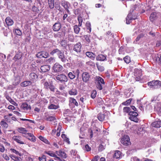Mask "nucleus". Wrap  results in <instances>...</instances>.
I'll list each match as a JSON object with an SVG mask.
<instances>
[{
  "mask_svg": "<svg viewBox=\"0 0 161 161\" xmlns=\"http://www.w3.org/2000/svg\"><path fill=\"white\" fill-rule=\"evenodd\" d=\"M53 78L57 82H60L61 83H65L67 82L68 80L67 76L63 74H61L57 75Z\"/></svg>",
  "mask_w": 161,
  "mask_h": 161,
  "instance_id": "nucleus-1",
  "label": "nucleus"
},
{
  "mask_svg": "<svg viewBox=\"0 0 161 161\" xmlns=\"http://www.w3.org/2000/svg\"><path fill=\"white\" fill-rule=\"evenodd\" d=\"M95 80L97 82L96 87L99 90H101L103 89L102 84H104L105 82L104 80L99 76H96L95 78Z\"/></svg>",
  "mask_w": 161,
  "mask_h": 161,
  "instance_id": "nucleus-2",
  "label": "nucleus"
},
{
  "mask_svg": "<svg viewBox=\"0 0 161 161\" xmlns=\"http://www.w3.org/2000/svg\"><path fill=\"white\" fill-rule=\"evenodd\" d=\"M151 88H158L161 87V81L159 80H153L147 83Z\"/></svg>",
  "mask_w": 161,
  "mask_h": 161,
  "instance_id": "nucleus-3",
  "label": "nucleus"
},
{
  "mask_svg": "<svg viewBox=\"0 0 161 161\" xmlns=\"http://www.w3.org/2000/svg\"><path fill=\"white\" fill-rule=\"evenodd\" d=\"M120 142L123 145L127 146L130 144V139L129 136L127 135H124L121 139Z\"/></svg>",
  "mask_w": 161,
  "mask_h": 161,
  "instance_id": "nucleus-4",
  "label": "nucleus"
},
{
  "mask_svg": "<svg viewBox=\"0 0 161 161\" xmlns=\"http://www.w3.org/2000/svg\"><path fill=\"white\" fill-rule=\"evenodd\" d=\"M129 114L130 115L129 119L132 121L135 122H138V119L137 117L138 114L136 112L134 111H131L130 112Z\"/></svg>",
  "mask_w": 161,
  "mask_h": 161,
  "instance_id": "nucleus-5",
  "label": "nucleus"
},
{
  "mask_svg": "<svg viewBox=\"0 0 161 161\" xmlns=\"http://www.w3.org/2000/svg\"><path fill=\"white\" fill-rule=\"evenodd\" d=\"M53 69L55 72L58 73L61 71L63 70V67L60 64L56 63L54 64Z\"/></svg>",
  "mask_w": 161,
  "mask_h": 161,
  "instance_id": "nucleus-6",
  "label": "nucleus"
},
{
  "mask_svg": "<svg viewBox=\"0 0 161 161\" xmlns=\"http://www.w3.org/2000/svg\"><path fill=\"white\" fill-rule=\"evenodd\" d=\"M81 44L80 42H78L74 45L73 50L77 53H79L81 51Z\"/></svg>",
  "mask_w": 161,
  "mask_h": 161,
  "instance_id": "nucleus-7",
  "label": "nucleus"
},
{
  "mask_svg": "<svg viewBox=\"0 0 161 161\" xmlns=\"http://www.w3.org/2000/svg\"><path fill=\"white\" fill-rule=\"evenodd\" d=\"M82 79L83 81L84 82H87L90 77V75L87 72H83L82 74Z\"/></svg>",
  "mask_w": 161,
  "mask_h": 161,
  "instance_id": "nucleus-8",
  "label": "nucleus"
},
{
  "mask_svg": "<svg viewBox=\"0 0 161 161\" xmlns=\"http://www.w3.org/2000/svg\"><path fill=\"white\" fill-rule=\"evenodd\" d=\"M49 56L48 53L46 51H41L39 52L36 54V56L37 58H47Z\"/></svg>",
  "mask_w": 161,
  "mask_h": 161,
  "instance_id": "nucleus-9",
  "label": "nucleus"
},
{
  "mask_svg": "<svg viewBox=\"0 0 161 161\" xmlns=\"http://www.w3.org/2000/svg\"><path fill=\"white\" fill-rule=\"evenodd\" d=\"M59 0V1H60ZM61 1V5L67 10L68 14H70V12L68 8L70 6L69 3L67 1L64 0H60Z\"/></svg>",
  "mask_w": 161,
  "mask_h": 161,
  "instance_id": "nucleus-10",
  "label": "nucleus"
},
{
  "mask_svg": "<svg viewBox=\"0 0 161 161\" xmlns=\"http://www.w3.org/2000/svg\"><path fill=\"white\" fill-rule=\"evenodd\" d=\"M24 136L33 142H35L36 141L35 137L31 133H27L25 134V136Z\"/></svg>",
  "mask_w": 161,
  "mask_h": 161,
  "instance_id": "nucleus-11",
  "label": "nucleus"
},
{
  "mask_svg": "<svg viewBox=\"0 0 161 161\" xmlns=\"http://www.w3.org/2000/svg\"><path fill=\"white\" fill-rule=\"evenodd\" d=\"M58 56V58L63 63H65L66 61H68L67 57L64 55V52H63L61 51Z\"/></svg>",
  "mask_w": 161,
  "mask_h": 161,
  "instance_id": "nucleus-12",
  "label": "nucleus"
},
{
  "mask_svg": "<svg viewBox=\"0 0 161 161\" xmlns=\"http://www.w3.org/2000/svg\"><path fill=\"white\" fill-rule=\"evenodd\" d=\"M69 105L70 106L74 105L76 107H78L79 106V104L77 102L76 100L73 97H69Z\"/></svg>",
  "mask_w": 161,
  "mask_h": 161,
  "instance_id": "nucleus-13",
  "label": "nucleus"
},
{
  "mask_svg": "<svg viewBox=\"0 0 161 161\" xmlns=\"http://www.w3.org/2000/svg\"><path fill=\"white\" fill-rule=\"evenodd\" d=\"M12 139L17 142L21 144H24V142L21 140V138L19 136H14L13 137Z\"/></svg>",
  "mask_w": 161,
  "mask_h": 161,
  "instance_id": "nucleus-14",
  "label": "nucleus"
},
{
  "mask_svg": "<svg viewBox=\"0 0 161 161\" xmlns=\"http://www.w3.org/2000/svg\"><path fill=\"white\" fill-rule=\"evenodd\" d=\"M132 14L129 13L128 14L126 19V22L127 24H130L132 20H135L136 19V17L132 18Z\"/></svg>",
  "mask_w": 161,
  "mask_h": 161,
  "instance_id": "nucleus-15",
  "label": "nucleus"
},
{
  "mask_svg": "<svg viewBox=\"0 0 161 161\" xmlns=\"http://www.w3.org/2000/svg\"><path fill=\"white\" fill-rule=\"evenodd\" d=\"M32 84V82L30 80H25L21 83L20 85L22 87H25L31 85Z\"/></svg>",
  "mask_w": 161,
  "mask_h": 161,
  "instance_id": "nucleus-16",
  "label": "nucleus"
},
{
  "mask_svg": "<svg viewBox=\"0 0 161 161\" xmlns=\"http://www.w3.org/2000/svg\"><path fill=\"white\" fill-rule=\"evenodd\" d=\"M107 56L102 54H99L97 56L96 58V59L97 61H104L107 60Z\"/></svg>",
  "mask_w": 161,
  "mask_h": 161,
  "instance_id": "nucleus-17",
  "label": "nucleus"
},
{
  "mask_svg": "<svg viewBox=\"0 0 161 161\" xmlns=\"http://www.w3.org/2000/svg\"><path fill=\"white\" fill-rule=\"evenodd\" d=\"M152 126L155 128H159L161 127V121L158 120L153 122L152 124Z\"/></svg>",
  "mask_w": 161,
  "mask_h": 161,
  "instance_id": "nucleus-18",
  "label": "nucleus"
},
{
  "mask_svg": "<svg viewBox=\"0 0 161 161\" xmlns=\"http://www.w3.org/2000/svg\"><path fill=\"white\" fill-rule=\"evenodd\" d=\"M50 68V66L47 65L42 66L41 67V71L43 72H45L49 71Z\"/></svg>",
  "mask_w": 161,
  "mask_h": 161,
  "instance_id": "nucleus-19",
  "label": "nucleus"
},
{
  "mask_svg": "<svg viewBox=\"0 0 161 161\" xmlns=\"http://www.w3.org/2000/svg\"><path fill=\"white\" fill-rule=\"evenodd\" d=\"M28 78L30 81H33L37 79L38 76L35 73H31L29 75Z\"/></svg>",
  "mask_w": 161,
  "mask_h": 161,
  "instance_id": "nucleus-20",
  "label": "nucleus"
},
{
  "mask_svg": "<svg viewBox=\"0 0 161 161\" xmlns=\"http://www.w3.org/2000/svg\"><path fill=\"white\" fill-rule=\"evenodd\" d=\"M86 54L87 57L92 60H94L95 57V55L94 53L91 52H87L86 53Z\"/></svg>",
  "mask_w": 161,
  "mask_h": 161,
  "instance_id": "nucleus-21",
  "label": "nucleus"
},
{
  "mask_svg": "<svg viewBox=\"0 0 161 161\" xmlns=\"http://www.w3.org/2000/svg\"><path fill=\"white\" fill-rule=\"evenodd\" d=\"M61 25L60 23H56L53 26V29L54 31H58L61 28Z\"/></svg>",
  "mask_w": 161,
  "mask_h": 161,
  "instance_id": "nucleus-22",
  "label": "nucleus"
},
{
  "mask_svg": "<svg viewBox=\"0 0 161 161\" xmlns=\"http://www.w3.org/2000/svg\"><path fill=\"white\" fill-rule=\"evenodd\" d=\"M5 22L8 26L12 25L14 23L13 20L9 17H8L6 18Z\"/></svg>",
  "mask_w": 161,
  "mask_h": 161,
  "instance_id": "nucleus-23",
  "label": "nucleus"
},
{
  "mask_svg": "<svg viewBox=\"0 0 161 161\" xmlns=\"http://www.w3.org/2000/svg\"><path fill=\"white\" fill-rule=\"evenodd\" d=\"M81 7H80V8H77L76 9H75L74 10V13L75 15L78 14H80L81 12V9H82V7H84L85 6V5L84 4H81Z\"/></svg>",
  "mask_w": 161,
  "mask_h": 161,
  "instance_id": "nucleus-24",
  "label": "nucleus"
},
{
  "mask_svg": "<svg viewBox=\"0 0 161 161\" xmlns=\"http://www.w3.org/2000/svg\"><path fill=\"white\" fill-rule=\"evenodd\" d=\"M121 153L120 151L116 150L115 152L113 157L114 158H119L121 156Z\"/></svg>",
  "mask_w": 161,
  "mask_h": 161,
  "instance_id": "nucleus-25",
  "label": "nucleus"
},
{
  "mask_svg": "<svg viewBox=\"0 0 161 161\" xmlns=\"http://www.w3.org/2000/svg\"><path fill=\"white\" fill-rule=\"evenodd\" d=\"M68 93L70 95H76L78 94V91L76 89H72L68 91Z\"/></svg>",
  "mask_w": 161,
  "mask_h": 161,
  "instance_id": "nucleus-26",
  "label": "nucleus"
},
{
  "mask_svg": "<svg viewBox=\"0 0 161 161\" xmlns=\"http://www.w3.org/2000/svg\"><path fill=\"white\" fill-rule=\"evenodd\" d=\"M21 108L24 110H28L31 109V106L26 103H23L21 106Z\"/></svg>",
  "mask_w": 161,
  "mask_h": 161,
  "instance_id": "nucleus-27",
  "label": "nucleus"
},
{
  "mask_svg": "<svg viewBox=\"0 0 161 161\" xmlns=\"http://www.w3.org/2000/svg\"><path fill=\"white\" fill-rule=\"evenodd\" d=\"M58 156H61L62 158H65L67 157L66 153L64 151H59L57 153Z\"/></svg>",
  "mask_w": 161,
  "mask_h": 161,
  "instance_id": "nucleus-28",
  "label": "nucleus"
},
{
  "mask_svg": "<svg viewBox=\"0 0 161 161\" xmlns=\"http://www.w3.org/2000/svg\"><path fill=\"white\" fill-rule=\"evenodd\" d=\"M5 97L6 99L8 101L10 102V103L12 104L15 106L17 105V103L16 102H15L12 99L11 97L9 96L6 95L5 96Z\"/></svg>",
  "mask_w": 161,
  "mask_h": 161,
  "instance_id": "nucleus-29",
  "label": "nucleus"
},
{
  "mask_svg": "<svg viewBox=\"0 0 161 161\" xmlns=\"http://www.w3.org/2000/svg\"><path fill=\"white\" fill-rule=\"evenodd\" d=\"M54 0H48L47 3L49 7L51 9H53L54 7Z\"/></svg>",
  "mask_w": 161,
  "mask_h": 161,
  "instance_id": "nucleus-30",
  "label": "nucleus"
},
{
  "mask_svg": "<svg viewBox=\"0 0 161 161\" xmlns=\"http://www.w3.org/2000/svg\"><path fill=\"white\" fill-rule=\"evenodd\" d=\"M21 80L20 77L18 76H16L14 79V81L13 82V85H17L20 82Z\"/></svg>",
  "mask_w": 161,
  "mask_h": 161,
  "instance_id": "nucleus-31",
  "label": "nucleus"
},
{
  "mask_svg": "<svg viewBox=\"0 0 161 161\" xmlns=\"http://www.w3.org/2000/svg\"><path fill=\"white\" fill-rule=\"evenodd\" d=\"M97 118L99 121H104L105 119L104 114H103L99 113L97 116Z\"/></svg>",
  "mask_w": 161,
  "mask_h": 161,
  "instance_id": "nucleus-32",
  "label": "nucleus"
},
{
  "mask_svg": "<svg viewBox=\"0 0 161 161\" xmlns=\"http://www.w3.org/2000/svg\"><path fill=\"white\" fill-rule=\"evenodd\" d=\"M61 137L64 139V141L68 143V144H70V142L69 139L68 138L65 134H62L61 136Z\"/></svg>",
  "mask_w": 161,
  "mask_h": 161,
  "instance_id": "nucleus-33",
  "label": "nucleus"
},
{
  "mask_svg": "<svg viewBox=\"0 0 161 161\" xmlns=\"http://www.w3.org/2000/svg\"><path fill=\"white\" fill-rule=\"evenodd\" d=\"M18 130L19 132L25 134L24 136H25V134L27 133L26 132L27 131L25 128L23 127L19 128Z\"/></svg>",
  "mask_w": 161,
  "mask_h": 161,
  "instance_id": "nucleus-34",
  "label": "nucleus"
},
{
  "mask_svg": "<svg viewBox=\"0 0 161 161\" xmlns=\"http://www.w3.org/2000/svg\"><path fill=\"white\" fill-rule=\"evenodd\" d=\"M48 108L49 109H56L59 108L58 105H55L51 103L50 105L48 106Z\"/></svg>",
  "mask_w": 161,
  "mask_h": 161,
  "instance_id": "nucleus-35",
  "label": "nucleus"
},
{
  "mask_svg": "<svg viewBox=\"0 0 161 161\" xmlns=\"http://www.w3.org/2000/svg\"><path fill=\"white\" fill-rule=\"evenodd\" d=\"M61 51L60 50L58 49V48H56L55 49H54L50 53V54L51 55H53L55 53H56L57 55H58V54L60 53L61 52Z\"/></svg>",
  "mask_w": 161,
  "mask_h": 161,
  "instance_id": "nucleus-36",
  "label": "nucleus"
},
{
  "mask_svg": "<svg viewBox=\"0 0 161 161\" xmlns=\"http://www.w3.org/2000/svg\"><path fill=\"white\" fill-rule=\"evenodd\" d=\"M38 138L40 140L46 144H50V143L49 141L44 137L40 136H39Z\"/></svg>",
  "mask_w": 161,
  "mask_h": 161,
  "instance_id": "nucleus-37",
  "label": "nucleus"
},
{
  "mask_svg": "<svg viewBox=\"0 0 161 161\" xmlns=\"http://www.w3.org/2000/svg\"><path fill=\"white\" fill-rule=\"evenodd\" d=\"M156 13H152L150 17V19L152 22H153V21L156 19Z\"/></svg>",
  "mask_w": 161,
  "mask_h": 161,
  "instance_id": "nucleus-38",
  "label": "nucleus"
},
{
  "mask_svg": "<svg viewBox=\"0 0 161 161\" xmlns=\"http://www.w3.org/2000/svg\"><path fill=\"white\" fill-rule=\"evenodd\" d=\"M73 29L74 32L76 34H78L80 31V29L79 26L77 25H75L74 26Z\"/></svg>",
  "mask_w": 161,
  "mask_h": 161,
  "instance_id": "nucleus-39",
  "label": "nucleus"
},
{
  "mask_svg": "<svg viewBox=\"0 0 161 161\" xmlns=\"http://www.w3.org/2000/svg\"><path fill=\"white\" fill-rule=\"evenodd\" d=\"M86 26L87 30H89L88 32L90 33L91 31V24L89 21L86 22Z\"/></svg>",
  "mask_w": 161,
  "mask_h": 161,
  "instance_id": "nucleus-40",
  "label": "nucleus"
},
{
  "mask_svg": "<svg viewBox=\"0 0 161 161\" xmlns=\"http://www.w3.org/2000/svg\"><path fill=\"white\" fill-rule=\"evenodd\" d=\"M55 7L57 9L59 10L60 12H62L63 11V9L61 8L59 3L58 2H55Z\"/></svg>",
  "mask_w": 161,
  "mask_h": 161,
  "instance_id": "nucleus-41",
  "label": "nucleus"
},
{
  "mask_svg": "<svg viewBox=\"0 0 161 161\" xmlns=\"http://www.w3.org/2000/svg\"><path fill=\"white\" fill-rule=\"evenodd\" d=\"M68 75L71 80H73L75 77V74L74 71L72 72H69L68 74Z\"/></svg>",
  "mask_w": 161,
  "mask_h": 161,
  "instance_id": "nucleus-42",
  "label": "nucleus"
},
{
  "mask_svg": "<svg viewBox=\"0 0 161 161\" xmlns=\"http://www.w3.org/2000/svg\"><path fill=\"white\" fill-rule=\"evenodd\" d=\"M96 65L98 70L101 72L103 71L104 70V68L103 66L99 65L98 63H96Z\"/></svg>",
  "mask_w": 161,
  "mask_h": 161,
  "instance_id": "nucleus-43",
  "label": "nucleus"
},
{
  "mask_svg": "<svg viewBox=\"0 0 161 161\" xmlns=\"http://www.w3.org/2000/svg\"><path fill=\"white\" fill-rule=\"evenodd\" d=\"M44 153L48 154L50 156L52 157H55L56 158V157H57L56 155L55 154L53 153V152L51 151H45L44 152Z\"/></svg>",
  "mask_w": 161,
  "mask_h": 161,
  "instance_id": "nucleus-44",
  "label": "nucleus"
},
{
  "mask_svg": "<svg viewBox=\"0 0 161 161\" xmlns=\"http://www.w3.org/2000/svg\"><path fill=\"white\" fill-rule=\"evenodd\" d=\"M131 109L130 107H125L123 108V111L124 113H129L131 112V111H130Z\"/></svg>",
  "mask_w": 161,
  "mask_h": 161,
  "instance_id": "nucleus-45",
  "label": "nucleus"
},
{
  "mask_svg": "<svg viewBox=\"0 0 161 161\" xmlns=\"http://www.w3.org/2000/svg\"><path fill=\"white\" fill-rule=\"evenodd\" d=\"M9 157L14 161H20L19 158L16 157L14 155L11 154L9 155Z\"/></svg>",
  "mask_w": 161,
  "mask_h": 161,
  "instance_id": "nucleus-46",
  "label": "nucleus"
},
{
  "mask_svg": "<svg viewBox=\"0 0 161 161\" xmlns=\"http://www.w3.org/2000/svg\"><path fill=\"white\" fill-rule=\"evenodd\" d=\"M46 62L50 64H52L55 62V58L54 57H51L47 60Z\"/></svg>",
  "mask_w": 161,
  "mask_h": 161,
  "instance_id": "nucleus-47",
  "label": "nucleus"
},
{
  "mask_svg": "<svg viewBox=\"0 0 161 161\" xmlns=\"http://www.w3.org/2000/svg\"><path fill=\"white\" fill-rule=\"evenodd\" d=\"M78 20L79 22L78 26H81L82 25V22H83V18L81 16L79 15L78 16Z\"/></svg>",
  "mask_w": 161,
  "mask_h": 161,
  "instance_id": "nucleus-48",
  "label": "nucleus"
},
{
  "mask_svg": "<svg viewBox=\"0 0 161 161\" xmlns=\"http://www.w3.org/2000/svg\"><path fill=\"white\" fill-rule=\"evenodd\" d=\"M132 100V98L128 99L126 101L123 102L122 104L124 105H128L130 104Z\"/></svg>",
  "mask_w": 161,
  "mask_h": 161,
  "instance_id": "nucleus-49",
  "label": "nucleus"
},
{
  "mask_svg": "<svg viewBox=\"0 0 161 161\" xmlns=\"http://www.w3.org/2000/svg\"><path fill=\"white\" fill-rule=\"evenodd\" d=\"M146 110H147L150 111L152 109L153 106L151 105V103H149L146 105L145 108Z\"/></svg>",
  "mask_w": 161,
  "mask_h": 161,
  "instance_id": "nucleus-50",
  "label": "nucleus"
},
{
  "mask_svg": "<svg viewBox=\"0 0 161 161\" xmlns=\"http://www.w3.org/2000/svg\"><path fill=\"white\" fill-rule=\"evenodd\" d=\"M49 89L51 91L54 92L55 91V87L53 83L51 82L49 83V86L48 89Z\"/></svg>",
  "mask_w": 161,
  "mask_h": 161,
  "instance_id": "nucleus-51",
  "label": "nucleus"
},
{
  "mask_svg": "<svg viewBox=\"0 0 161 161\" xmlns=\"http://www.w3.org/2000/svg\"><path fill=\"white\" fill-rule=\"evenodd\" d=\"M1 125L3 127L5 128H7L8 127V125L7 123L3 121H2L0 123Z\"/></svg>",
  "mask_w": 161,
  "mask_h": 161,
  "instance_id": "nucleus-52",
  "label": "nucleus"
},
{
  "mask_svg": "<svg viewBox=\"0 0 161 161\" xmlns=\"http://www.w3.org/2000/svg\"><path fill=\"white\" fill-rule=\"evenodd\" d=\"M124 61L127 64H128L130 62V58L128 56H126L124 58Z\"/></svg>",
  "mask_w": 161,
  "mask_h": 161,
  "instance_id": "nucleus-53",
  "label": "nucleus"
},
{
  "mask_svg": "<svg viewBox=\"0 0 161 161\" xmlns=\"http://www.w3.org/2000/svg\"><path fill=\"white\" fill-rule=\"evenodd\" d=\"M67 43V42L65 40H62L60 43L61 46L63 47H66Z\"/></svg>",
  "mask_w": 161,
  "mask_h": 161,
  "instance_id": "nucleus-54",
  "label": "nucleus"
},
{
  "mask_svg": "<svg viewBox=\"0 0 161 161\" xmlns=\"http://www.w3.org/2000/svg\"><path fill=\"white\" fill-rule=\"evenodd\" d=\"M55 119V118L53 116H49L47 117L46 120L47 121H52Z\"/></svg>",
  "mask_w": 161,
  "mask_h": 161,
  "instance_id": "nucleus-55",
  "label": "nucleus"
},
{
  "mask_svg": "<svg viewBox=\"0 0 161 161\" xmlns=\"http://www.w3.org/2000/svg\"><path fill=\"white\" fill-rule=\"evenodd\" d=\"M71 153L73 158H75V157H76V155H77V152L75 150H72L71 151Z\"/></svg>",
  "mask_w": 161,
  "mask_h": 161,
  "instance_id": "nucleus-56",
  "label": "nucleus"
},
{
  "mask_svg": "<svg viewBox=\"0 0 161 161\" xmlns=\"http://www.w3.org/2000/svg\"><path fill=\"white\" fill-rule=\"evenodd\" d=\"M97 94V92L95 90H93L92 91V94L91 95V97L93 99L96 96Z\"/></svg>",
  "mask_w": 161,
  "mask_h": 161,
  "instance_id": "nucleus-57",
  "label": "nucleus"
},
{
  "mask_svg": "<svg viewBox=\"0 0 161 161\" xmlns=\"http://www.w3.org/2000/svg\"><path fill=\"white\" fill-rule=\"evenodd\" d=\"M32 10L36 13H38V11H39V8L38 7H36L35 5L33 6L32 8Z\"/></svg>",
  "mask_w": 161,
  "mask_h": 161,
  "instance_id": "nucleus-58",
  "label": "nucleus"
},
{
  "mask_svg": "<svg viewBox=\"0 0 161 161\" xmlns=\"http://www.w3.org/2000/svg\"><path fill=\"white\" fill-rule=\"evenodd\" d=\"M15 32L18 35L21 36L22 35L21 31L19 29H15Z\"/></svg>",
  "mask_w": 161,
  "mask_h": 161,
  "instance_id": "nucleus-59",
  "label": "nucleus"
},
{
  "mask_svg": "<svg viewBox=\"0 0 161 161\" xmlns=\"http://www.w3.org/2000/svg\"><path fill=\"white\" fill-rule=\"evenodd\" d=\"M38 159L40 161H46V156L44 155H43L41 157H39Z\"/></svg>",
  "mask_w": 161,
  "mask_h": 161,
  "instance_id": "nucleus-60",
  "label": "nucleus"
},
{
  "mask_svg": "<svg viewBox=\"0 0 161 161\" xmlns=\"http://www.w3.org/2000/svg\"><path fill=\"white\" fill-rule=\"evenodd\" d=\"M44 87L47 89H48V87L49 86V83L47 82H45L43 84Z\"/></svg>",
  "mask_w": 161,
  "mask_h": 161,
  "instance_id": "nucleus-61",
  "label": "nucleus"
},
{
  "mask_svg": "<svg viewBox=\"0 0 161 161\" xmlns=\"http://www.w3.org/2000/svg\"><path fill=\"white\" fill-rule=\"evenodd\" d=\"M84 149L88 152L91 150V148L88 144H86L85 145Z\"/></svg>",
  "mask_w": 161,
  "mask_h": 161,
  "instance_id": "nucleus-62",
  "label": "nucleus"
},
{
  "mask_svg": "<svg viewBox=\"0 0 161 161\" xmlns=\"http://www.w3.org/2000/svg\"><path fill=\"white\" fill-rule=\"evenodd\" d=\"M10 150L12 151V153H15V154H17L19 155L20 156H21L20 154L19 153V152L18 151H16L15 149H14L11 148V149H10Z\"/></svg>",
  "mask_w": 161,
  "mask_h": 161,
  "instance_id": "nucleus-63",
  "label": "nucleus"
},
{
  "mask_svg": "<svg viewBox=\"0 0 161 161\" xmlns=\"http://www.w3.org/2000/svg\"><path fill=\"white\" fill-rule=\"evenodd\" d=\"M105 149L104 146L102 144H100L99 146V151H102Z\"/></svg>",
  "mask_w": 161,
  "mask_h": 161,
  "instance_id": "nucleus-64",
  "label": "nucleus"
}]
</instances>
